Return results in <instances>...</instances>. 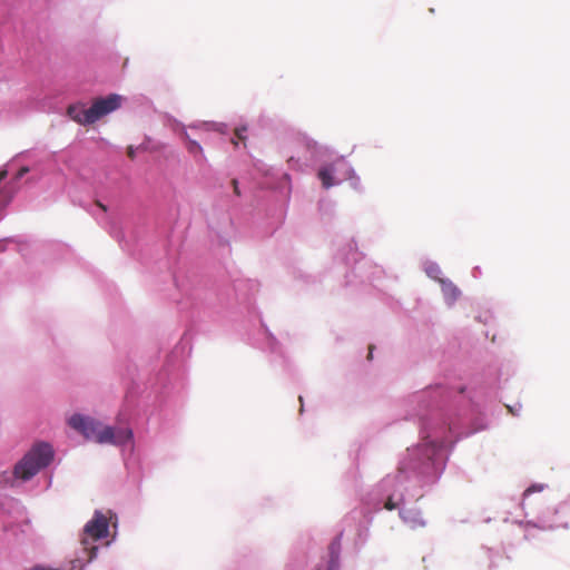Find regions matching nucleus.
<instances>
[{"label": "nucleus", "mask_w": 570, "mask_h": 570, "mask_svg": "<svg viewBox=\"0 0 570 570\" xmlns=\"http://www.w3.org/2000/svg\"><path fill=\"white\" fill-rule=\"evenodd\" d=\"M69 425L79 431L87 440H94L100 444L121 445L132 439V431L130 429L115 430L111 426H105L92 419L79 414L70 417Z\"/></svg>", "instance_id": "obj_1"}, {"label": "nucleus", "mask_w": 570, "mask_h": 570, "mask_svg": "<svg viewBox=\"0 0 570 570\" xmlns=\"http://www.w3.org/2000/svg\"><path fill=\"white\" fill-rule=\"evenodd\" d=\"M53 459V449L48 443L36 444L14 466V475L29 480Z\"/></svg>", "instance_id": "obj_2"}, {"label": "nucleus", "mask_w": 570, "mask_h": 570, "mask_svg": "<svg viewBox=\"0 0 570 570\" xmlns=\"http://www.w3.org/2000/svg\"><path fill=\"white\" fill-rule=\"evenodd\" d=\"M109 521L99 511H96L94 518L88 521L80 534V544L82 550L88 554V561L96 558L98 547L96 542L108 537Z\"/></svg>", "instance_id": "obj_3"}, {"label": "nucleus", "mask_w": 570, "mask_h": 570, "mask_svg": "<svg viewBox=\"0 0 570 570\" xmlns=\"http://www.w3.org/2000/svg\"><path fill=\"white\" fill-rule=\"evenodd\" d=\"M121 98L118 95H109L106 98L96 99L90 107L91 120L96 122L109 112L120 107Z\"/></svg>", "instance_id": "obj_4"}, {"label": "nucleus", "mask_w": 570, "mask_h": 570, "mask_svg": "<svg viewBox=\"0 0 570 570\" xmlns=\"http://www.w3.org/2000/svg\"><path fill=\"white\" fill-rule=\"evenodd\" d=\"M68 116L79 125H91L94 120H91L90 108H86L85 104L78 102L70 105L67 109Z\"/></svg>", "instance_id": "obj_5"}, {"label": "nucleus", "mask_w": 570, "mask_h": 570, "mask_svg": "<svg viewBox=\"0 0 570 570\" xmlns=\"http://www.w3.org/2000/svg\"><path fill=\"white\" fill-rule=\"evenodd\" d=\"M334 171H335L334 165L322 167L318 170L317 176L321 179L322 186L324 188L328 189L336 184V181L333 178Z\"/></svg>", "instance_id": "obj_6"}, {"label": "nucleus", "mask_w": 570, "mask_h": 570, "mask_svg": "<svg viewBox=\"0 0 570 570\" xmlns=\"http://www.w3.org/2000/svg\"><path fill=\"white\" fill-rule=\"evenodd\" d=\"M442 291L444 295L452 301L458 298L460 294V291L452 283H446L444 281H442Z\"/></svg>", "instance_id": "obj_7"}, {"label": "nucleus", "mask_w": 570, "mask_h": 570, "mask_svg": "<svg viewBox=\"0 0 570 570\" xmlns=\"http://www.w3.org/2000/svg\"><path fill=\"white\" fill-rule=\"evenodd\" d=\"M187 150L193 155L203 154L202 146L195 140H188L186 145Z\"/></svg>", "instance_id": "obj_8"}, {"label": "nucleus", "mask_w": 570, "mask_h": 570, "mask_svg": "<svg viewBox=\"0 0 570 570\" xmlns=\"http://www.w3.org/2000/svg\"><path fill=\"white\" fill-rule=\"evenodd\" d=\"M245 131H246V128H245V127H244V128H236V130H235V136H236L237 140L232 139V142H233L234 145H237V144H238V140L244 141V140L246 139V137L244 136V132H245Z\"/></svg>", "instance_id": "obj_9"}, {"label": "nucleus", "mask_w": 570, "mask_h": 570, "mask_svg": "<svg viewBox=\"0 0 570 570\" xmlns=\"http://www.w3.org/2000/svg\"><path fill=\"white\" fill-rule=\"evenodd\" d=\"M11 197L12 196L9 195L7 191L0 190V203L2 207H4L11 200Z\"/></svg>", "instance_id": "obj_10"}, {"label": "nucleus", "mask_w": 570, "mask_h": 570, "mask_svg": "<svg viewBox=\"0 0 570 570\" xmlns=\"http://www.w3.org/2000/svg\"><path fill=\"white\" fill-rule=\"evenodd\" d=\"M28 173H29V167H21V168L18 170V173L16 174L14 179H16V180H19V179H21V178H22L26 174H28Z\"/></svg>", "instance_id": "obj_11"}, {"label": "nucleus", "mask_w": 570, "mask_h": 570, "mask_svg": "<svg viewBox=\"0 0 570 570\" xmlns=\"http://www.w3.org/2000/svg\"><path fill=\"white\" fill-rule=\"evenodd\" d=\"M396 508V504L393 502L392 498H389L385 502V509L387 510H394Z\"/></svg>", "instance_id": "obj_12"}, {"label": "nucleus", "mask_w": 570, "mask_h": 570, "mask_svg": "<svg viewBox=\"0 0 570 570\" xmlns=\"http://www.w3.org/2000/svg\"><path fill=\"white\" fill-rule=\"evenodd\" d=\"M127 155L130 159L135 158V149L132 148V146L128 147Z\"/></svg>", "instance_id": "obj_13"}, {"label": "nucleus", "mask_w": 570, "mask_h": 570, "mask_svg": "<svg viewBox=\"0 0 570 570\" xmlns=\"http://www.w3.org/2000/svg\"><path fill=\"white\" fill-rule=\"evenodd\" d=\"M233 186H234V191H235V194L239 196V195H240V191H239V189H238V183H237V180H236V179H234V180H233Z\"/></svg>", "instance_id": "obj_14"}, {"label": "nucleus", "mask_w": 570, "mask_h": 570, "mask_svg": "<svg viewBox=\"0 0 570 570\" xmlns=\"http://www.w3.org/2000/svg\"><path fill=\"white\" fill-rule=\"evenodd\" d=\"M95 204L104 212H107L106 205H104L100 200H96Z\"/></svg>", "instance_id": "obj_15"}, {"label": "nucleus", "mask_w": 570, "mask_h": 570, "mask_svg": "<svg viewBox=\"0 0 570 570\" xmlns=\"http://www.w3.org/2000/svg\"><path fill=\"white\" fill-rule=\"evenodd\" d=\"M373 350H374V346H373V345H371V346L368 347V355H367V358H368V360H372V357H373Z\"/></svg>", "instance_id": "obj_16"}, {"label": "nucleus", "mask_w": 570, "mask_h": 570, "mask_svg": "<svg viewBox=\"0 0 570 570\" xmlns=\"http://www.w3.org/2000/svg\"><path fill=\"white\" fill-rule=\"evenodd\" d=\"M532 491H534V487L528 488V489L524 491L523 495H524V497H527V495H529Z\"/></svg>", "instance_id": "obj_17"}]
</instances>
